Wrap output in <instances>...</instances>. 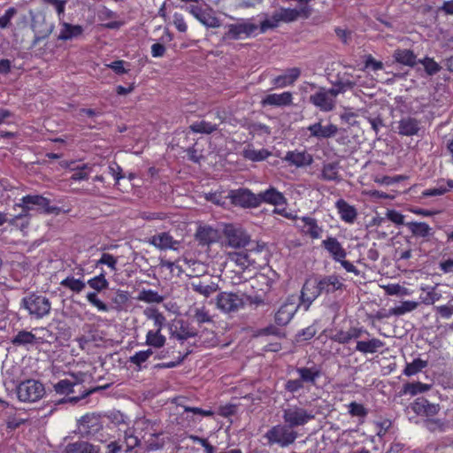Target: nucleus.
Wrapping results in <instances>:
<instances>
[{
  "label": "nucleus",
  "mask_w": 453,
  "mask_h": 453,
  "mask_svg": "<svg viewBox=\"0 0 453 453\" xmlns=\"http://www.w3.org/2000/svg\"><path fill=\"white\" fill-rule=\"evenodd\" d=\"M31 27L35 33L34 44L48 37L53 30V26L47 24L44 17L33 18Z\"/></svg>",
  "instance_id": "obj_17"
},
{
  "label": "nucleus",
  "mask_w": 453,
  "mask_h": 453,
  "mask_svg": "<svg viewBox=\"0 0 453 453\" xmlns=\"http://www.w3.org/2000/svg\"><path fill=\"white\" fill-rule=\"evenodd\" d=\"M216 118L219 119V123L206 120L197 121L190 125L189 129L194 133L210 134L218 130L219 125L225 120L219 111H217Z\"/></svg>",
  "instance_id": "obj_22"
},
{
  "label": "nucleus",
  "mask_w": 453,
  "mask_h": 453,
  "mask_svg": "<svg viewBox=\"0 0 453 453\" xmlns=\"http://www.w3.org/2000/svg\"><path fill=\"white\" fill-rule=\"evenodd\" d=\"M297 308L293 303H284L275 314L274 320L278 326H286L292 319Z\"/></svg>",
  "instance_id": "obj_34"
},
{
  "label": "nucleus",
  "mask_w": 453,
  "mask_h": 453,
  "mask_svg": "<svg viewBox=\"0 0 453 453\" xmlns=\"http://www.w3.org/2000/svg\"><path fill=\"white\" fill-rule=\"evenodd\" d=\"M418 303L414 301H404L400 305L395 306L389 310V313L395 316H401L406 312L414 311Z\"/></svg>",
  "instance_id": "obj_51"
},
{
  "label": "nucleus",
  "mask_w": 453,
  "mask_h": 453,
  "mask_svg": "<svg viewBox=\"0 0 453 453\" xmlns=\"http://www.w3.org/2000/svg\"><path fill=\"white\" fill-rule=\"evenodd\" d=\"M21 208V212L12 219L11 223L18 225V221L29 216L30 211H36L44 214L58 215L60 208L50 204V199L40 195H27L20 199V203L17 204Z\"/></svg>",
  "instance_id": "obj_1"
},
{
  "label": "nucleus",
  "mask_w": 453,
  "mask_h": 453,
  "mask_svg": "<svg viewBox=\"0 0 453 453\" xmlns=\"http://www.w3.org/2000/svg\"><path fill=\"white\" fill-rule=\"evenodd\" d=\"M430 385L424 384L421 382H411L403 385V393L410 394L411 395H415L418 393H423L427 391L430 388Z\"/></svg>",
  "instance_id": "obj_53"
},
{
  "label": "nucleus",
  "mask_w": 453,
  "mask_h": 453,
  "mask_svg": "<svg viewBox=\"0 0 453 453\" xmlns=\"http://www.w3.org/2000/svg\"><path fill=\"white\" fill-rule=\"evenodd\" d=\"M60 286L69 289L74 294H80L86 288V283L84 280L76 279L74 276L70 275L61 280Z\"/></svg>",
  "instance_id": "obj_41"
},
{
  "label": "nucleus",
  "mask_w": 453,
  "mask_h": 453,
  "mask_svg": "<svg viewBox=\"0 0 453 453\" xmlns=\"http://www.w3.org/2000/svg\"><path fill=\"white\" fill-rule=\"evenodd\" d=\"M319 288L318 284V278L307 280L301 291V299L303 303H306V309L310 307L311 303L319 296Z\"/></svg>",
  "instance_id": "obj_16"
},
{
  "label": "nucleus",
  "mask_w": 453,
  "mask_h": 453,
  "mask_svg": "<svg viewBox=\"0 0 453 453\" xmlns=\"http://www.w3.org/2000/svg\"><path fill=\"white\" fill-rule=\"evenodd\" d=\"M83 32V28L80 25H72L67 22H63L62 28L58 36V40L68 41L80 36Z\"/></svg>",
  "instance_id": "obj_38"
},
{
  "label": "nucleus",
  "mask_w": 453,
  "mask_h": 453,
  "mask_svg": "<svg viewBox=\"0 0 453 453\" xmlns=\"http://www.w3.org/2000/svg\"><path fill=\"white\" fill-rule=\"evenodd\" d=\"M427 365V362L420 358L414 359L411 363L406 365L403 374L406 376H412L419 372L423 368Z\"/></svg>",
  "instance_id": "obj_52"
},
{
  "label": "nucleus",
  "mask_w": 453,
  "mask_h": 453,
  "mask_svg": "<svg viewBox=\"0 0 453 453\" xmlns=\"http://www.w3.org/2000/svg\"><path fill=\"white\" fill-rule=\"evenodd\" d=\"M384 346V342L378 338H372L367 341H357L356 350L362 354H373Z\"/></svg>",
  "instance_id": "obj_35"
},
{
  "label": "nucleus",
  "mask_w": 453,
  "mask_h": 453,
  "mask_svg": "<svg viewBox=\"0 0 453 453\" xmlns=\"http://www.w3.org/2000/svg\"><path fill=\"white\" fill-rule=\"evenodd\" d=\"M216 307L224 313H236L245 306L244 294L220 292L216 297Z\"/></svg>",
  "instance_id": "obj_8"
},
{
  "label": "nucleus",
  "mask_w": 453,
  "mask_h": 453,
  "mask_svg": "<svg viewBox=\"0 0 453 453\" xmlns=\"http://www.w3.org/2000/svg\"><path fill=\"white\" fill-rule=\"evenodd\" d=\"M228 196L234 205L244 208H255L259 206L257 194H254L247 188L231 190Z\"/></svg>",
  "instance_id": "obj_11"
},
{
  "label": "nucleus",
  "mask_w": 453,
  "mask_h": 453,
  "mask_svg": "<svg viewBox=\"0 0 453 453\" xmlns=\"http://www.w3.org/2000/svg\"><path fill=\"white\" fill-rule=\"evenodd\" d=\"M86 298L93 306L96 307L98 311H109L108 305L98 298L97 294L96 292L88 293Z\"/></svg>",
  "instance_id": "obj_60"
},
{
  "label": "nucleus",
  "mask_w": 453,
  "mask_h": 453,
  "mask_svg": "<svg viewBox=\"0 0 453 453\" xmlns=\"http://www.w3.org/2000/svg\"><path fill=\"white\" fill-rule=\"evenodd\" d=\"M88 286L95 289L97 292H101L104 289H106L109 286L108 280L105 279L104 273L97 275L88 280Z\"/></svg>",
  "instance_id": "obj_56"
},
{
  "label": "nucleus",
  "mask_w": 453,
  "mask_h": 453,
  "mask_svg": "<svg viewBox=\"0 0 453 453\" xmlns=\"http://www.w3.org/2000/svg\"><path fill=\"white\" fill-rule=\"evenodd\" d=\"M101 449L98 445H94L86 441H77L68 443L63 453H100Z\"/></svg>",
  "instance_id": "obj_24"
},
{
  "label": "nucleus",
  "mask_w": 453,
  "mask_h": 453,
  "mask_svg": "<svg viewBox=\"0 0 453 453\" xmlns=\"http://www.w3.org/2000/svg\"><path fill=\"white\" fill-rule=\"evenodd\" d=\"M224 234L226 243L229 247L240 249L249 246L248 250L250 252H259L264 249V245L251 242L250 235L243 229L233 225H228L225 227Z\"/></svg>",
  "instance_id": "obj_3"
},
{
  "label": "nucleus",
  "mask_w": 453,
  "mask_h": 453,
  "mask_svg": "<svg viewBox=\"0 0 453 453\" xmlns=\"http://www.w3.org/2000/svg\"><path fill=\"white\" fill-rule=\"evenodd\" d=\"M316 413L312 410H307L298 405H292L283 410L282 418L291 429L303 426L315 419Z\"/></svg>",
  "instance_id": "obj_6"
},
{
  "label": "nucleus",
  "mask_w": 453,
  "mask_h": 453,
  "mask_svg": "<svg viewBox=\"0 0 453 453\" xmlns=\"http://www.w3.org/2000/svg\"><path fill=\"white\" fill-rule=\"evenodd\" d=\"M318 284L320 295L324 293H334L343 287V284L340 281L338 276L336 275H328L318 278Z\"/></svg>",
  "instance_id": "obj_23"
},
{
  "label": "nucleus",
  "mask_w": 453,
  "mask_h": 453,
  "mask_svg": "<svg viewBox=\"0 0 453 453\" xmlns=\"http://www.w3.org/2000/svg\"><path fill=\"white\" fill-rule=\"evenodd\" d=\"M298 437V433L291 429L288 425H275L272 426L264 435L267 444L272 446L274 444L281 448H286L295 442Z\"/></svg>",
  "instance_id": "obj_4"
},
{
  "label": "nucleus",
  "mask_w": 453,
  "mask_h": 453,
  "mask_svg": "<svg viewBox=\"0 0 453 453\" xmlns=\"http://www.w3.org/2000/svg\"><path fill=\"white\" fill-rule=\"evenodd\" d=\"M149 243L159 250H174L176 249V245L179 244L177 241L173 240L171 234L165 232L151 236L149 240Z\"/></svg>",
  "instance_id": "obj_30"
},
{
  "label": "nucleus",
  "mask_w": 453,
  "mask_h": 453,
  "mask_svg": "<svg viewBox=\"0 0 453 453\" xmlns=\"http://www.w3.org/2000/svg\"><path fill=\"white\" fill-rule=\"evenodd\" d=\"M296 372L299 374V380L304 383H309L312 386L316 385L317 380L320 377L321 372L316 366L312 367H298Z\"/></svg>",
  "instance_id": "obj_36"
},
{
  "label": "nucleus",
  "mask_w": 453,
  "mask_h": 453,
  "mask_svg": "<svg viewBox=\"0 0 453 453\" xmlns=\"http://www.w3.org/2000/svg\"><path fill=\"white\" fill-rule=\"evenodd\" d=\"M301 69L298 67L288 68L284 74L278 75L272 80V85L277 88L292 86L300 77Z\"/></svg>",
  "instance_id": "obj_15"
},
{
  "label": "nucleus",
  "mask_w": 453,
  "mask_h": 453,
  "mask_svg": "<svg viewBox=\"0 0 453 453\" xmlns=\"http://www.w3.org/2000/svg\"><path fill=\"white\" fill-rule=\"evenodd\" d=\"M335 207L342 221L352 224L357 217V209L349 204L344 199H339L335 203Z\"/></svg>",
  "instance_id": "obj_28"
},
{
  "label": "nucleus",
  "mask_w": 453,
  "mask_h": 453,
  "mask_svg": "<svg viewBox=\"0 0 453 453\" xmlns=\"http://www.w3.org/2000/svg\"><path fill=\"white\" fill-rule=\"evenodd\" d=\"M250 253L248 250L246 252L231 253L229 254V258L242 269H245L255 263V260L250 257Z\"/></svg>",
  "instance_id": "obj_44"
},
{
  "label": "nucleus",
  "mask_w": 453,
  "mask_h": 453,
  "mask_svg": "<svg viewBox=\"0 0 453 453\" xmlns=\"http://www.w3.org/2000/svg\"><path fill=\"white\" fill-rule=\"evenodd\" d=\"M36 337L31 332L22 330L19 331L16 336L12 340L14 346H24L27 344H35Z\"/></svg>",
  "instance_id": "obj_46"
},
{
  "label": "nucleus",
  "mask_w": 453,
  "mask_h": 453,
  "mask_svg": "<svg viewBox=\"0 0 453 453\" xmlns=\"http://www.w3.org/2000/svg\"><path fill=\"white\" fill-rule=\"evenodd\" d=\"M336 98L334 91L319 87L314 94L310 96L309 101L321 111L328 112L335 108Z\"/></svg>",
  "instance_id": "obj_9"
},
{
  "label": "nucleus",
  "mask_w": 453,
  "mask_h": 453,
  "mask_svg": "<svg viewBox=\"0 0 453 453\" xmlns=\"http://www.w3.org/2000/svg\"><path fill=\"white\" fill-rule=\"evenodd\" d=\"M453 189V180H441L434 188L422 191L420 198L442 196Z\"/></svg>",
  "instance_id": "obj_33"
},
{
  "label": "nucleus",
  "mask_w": 453,
  "mask_h": 453,
  "mask_svg": "<svg viewBox=\"0 0 453 453\" xmlns=\"http://www.w3.org/2000/svg\"><path fill=\"white\" fill-rule=\"evenodd\" d=\"M426 430L433 434H441L452 429L453 425L446 418H427L423 422Z\"/></svg>",
  "instance_id": "obj_26"
},
{
  "label": "nucleus",
  "mask_w": 453,
  "mask_h": 453,
  "mask_svg": "<svg viewBox=\"0 0 453 453\" xmlns=\"http://www.w3.org/2000/svg\"><path fill=\"white\" fill-rule=\"evenodd\" d=\"M395 62L413 67L417 64V57L414 52L408 49H397L393 53Z\"/></svg>",
  "instance_id": "obj_37"
},
{
  "label": "nucleus",
  "mask_w": 453,
  "mask_h": 453,
  "mask_svg": "<svg viewBox=\"0 0 453 453\" xmlns=\"http://www.w3.org/2000/svg\"><path fill=\"white\" fill-rule=\"evenodd\" d=\"M265 19L260 22L258 26L259 32L264 34L270 29H274L279 27L281 22L276 10L272 13L271 16L264 14Z\"/></svg>",
  "instance_id": "obj_43"
},
{
  "label": "nucleus",
  "mask_w": 453,
  "mask_h": 453,
  "mask_svg": "<svg viewBox=\"0 0 453 453\" xmlns=\"http://www.w3.org/2000/svg\"><path fill=\"white\" fill-rule=\"evenodd\" d=\"M424 65V68L428 75H434L441 70V66L431 58H425L418 61Z\"/></svg>",
  "instance_id": "obj_57"
},
{
  "label": "nucleus",
  "mask_w": 453,
  "mask_h": 453,
  "mask_svg": "<svg viewBox=\"0 0 453 453\" xmlns=\"http://www.w3.org/2000/svg\"><path fill=\"white\" fill-rule=\"evenodd\" d=\"M90 168L87 165H83L81 167H77L70 179L72 180H82L88 178Z\"/></svg>",
  "instance_id": "obj_62"
},
{
  "label": "nucleus",
  "mask_w": 453,
  "mask_h": 453,
  "mask_svg": "<svg viewBox=\"0 0 453 453\" xmlns=\"http://www.w3.org/2000/svg\"><path fill=\"white\" fill-rule=\"evenodd\" d=\"M308 130L311 132V136L318 139L333 137L338 132V128L335 125L329 124L323 127L320 122L309 126Z\"/></svg>",
  "instance_id": "obj_27"
},
{
  "label": "nucleus",
  "mask_w": 453,
  "mask_h": 453,
  "mask_svg": "<svg viewBox=\"0 0 453 453\" xmlns=\"http://www.w3.org/2000/svg\"><path fill=\"white\" fill-rule=\"evenodd\" d=\"M242 155L246 159L257 162L266 159L271 155V152L265 149L258 150L253 149H246L242 151Z\"/></svg>",
  "instance_id": "obj_47"
},
{
  "label": "nucleus",
  "mask_w": 453,
  "mask_h": 453,
  "mask_svg": "<svg viewBox=\"0 0 453 453\" xmlns=\"http://www.w3.org/2000/svg\"><path fill=\"white\" fill-rule=\"evenodd\" d=\"M148 318L153 319L154 325L157 327L156 331H159L161 333L165 322V317L157 310L154 309L151 311V313L148 315Z\"/></svg>",
  "instance_id": "obj_61"
},
{
  "label": "nucleus",
  "mask_w": 453,
  "mask_h": 453,
  "mask_svg": "<svg viewBox=\"0 0 453 453\" xmlns=\"http://www.w3.org/2000/svg\"><path fill=\"white\" fill-rule=\"evenodd\" d=\"M117 259L109 253H104L101 258L96 262V265H106L111 270H116Z\"/></svg>",
  "instance_id": "obj_64"
},
{
  "label": "nucleus",
  "mask_w": 453,
  "mask_h": 453,
  "mask_svg": "<svg viewBox=\"0 0 453 453\" xmlns=\"http://www.w3.org/2000/svg\"><path fill=\"white\" fill-rule=\"evenodd\" d=\"M170 334L172 337L183 342L188 338L196 336L197 331L191 327L188 323L180 319L176 322L174 328H170Z\"/></svg>",
  "instance_id": "obj_20"
},
{
  "label": "nucleus",
  "mask_w": 453,
  "mask_h": 453,
  "mask_svg": "<svg viewBox=\"0 0 453 453\" xmlns=\"http://www.w3.org/2000/svg\"><path fill=\"white\" fill-rule=\"evenodd\" d=\"M17 11L15 8L11 7L7 9L3 16L0 17V27L6 28L11 22V19L14 17Z\"/></svg>",
  "instance_id": "obj_63"
},
{
  "label": "nucleus",
  "mask_w": 453,
  "mask_h": 453,
  "mask_svg": "<svg viewBox=\"0 0 453 453\" xmlns=\"http://www.w3.org/2000/svg\"><path fill=\"white\" fill-rule=\"evenodd\" d=\"M152 355L153 350L151 349L138 351L134 356L130 357L129 362L135 365L138 367V370H140L142 364L146 362Z\"/></svg>",
  "instance_id": "obj_55"
},
{
  "label": "nucleus",
  "mask_w": 453,
  "mask_h": 453,
  "mask_svg": "<svg viewBox=\"0 0 453 453\" xmlns=\"http://www.w3.org/2000/svg\"><path fill=\"white\" fill-rule=\"evenodd\" d=\"M227 32L225 34V38L230 40H238L242 36L250 37L255 34L258 29V26L250 22L249 20L230 24L227 26Z\"/></svg>",
  "instance_id": "obj_12"
},
{
  "label": "nucleus",
  "mask_w": 453,
  "mask_h": 453,
  "mask_svg": "<svg viewBox=\"0 0 453 453\" xmlns=\"http://www.w3.org/2000/svg\"><path fill=\"white\" fill-rule=\"evenodd\" d=\"M21 308L27 311L28 314L36 319L49 315L51 311V303L48 297L38 293H30L23 297L20 303Z\"/></svg>",
  "instance_id": "obj_2"
},
{
  "label": "nucleus",
  "mask_w": 453,
  "mask_h": 453,
  "mask_svg": "<svg viewBox=\"0 0 453 453\" xmlns=\"http://www.w3.org/2000/svg\"><path fill=\"white\" fill-rule=\"evenodd\" d=\"M323 248L332 256L336 262L346 257L347 252L335 237H328L322 242Z\"/></svg>",
  "instance_id": "obj_21"
},
{
  "label": "nucleus",
  "mask_w": 453,
  "mask_h": 453,
  "mask_svg": "<svg viewBox=\"0 0 453 453\" xmlns=\"http://www.w3.org/2000/svg\"><path fill=\"white\" fill-rule=\"evenodd\" d=\"M103 423L100 415L86 414L78 421V433L81 437L104 441Z\"/></svg>",
  "instance_id": "obj_5"
},
{
  "label": "nucleus",
  "mask_w": 453,
  "mask_h": 453,
  "mask_svg": "<svg viewBox=\"0 0 453 453\" xmlns=\"http://www.w3.org/2000/svg\"><path fill=\"white\" fill-rule=\"evenodd\" d=\"M190 287L193 291L205 296L209 297L212 294L218 291L219 285L214 282L206 283L203 281L198 277H195L190 282Z\"/></svg>",
  "instance_id": "obj_31"
},
{
  "label": "nucleus",
  "mask_w": 453,
  "mask_h": 453,
  "mask_svg": "<svg viewBox=\"0 0 453 453\" xmlns=\"http://www.w3.org/2000/svg\"><path fill=\"white\" fill-rule=\"evenodd\" d=\"M349 413L352 417H359L365 418L368 414V411L365 408V406L361 403H357L356 402H351L349 405Z\"/></svg>",
  "instance_id": "obj_59"
},
{
  "label": "nucleus",
  "mask_w": 453,
  "mask_h": 453,
  "mask_svg": "<svg viewBox=\"0 0 453 453\" xmlns=\"http://www.w3.org/2000/svg\"><path fill=\"white\" fill-rule=\"evenodd\" d=\"M196 238L200 244L209 245L216 242L218 232L211 226H200L196 231Z\"/></svg>",
  "instance_id": "obj_39"
},
{
  "label": "nucleus",
  "mask_w": 453,
  "mask_h": 453,
  "mask_svg": "<svg viewBox=\"0 0 453 453\" xmlns=\"http://www.w3.org/2000/svg\"><path fill=\"white\" fill-rule=\"evenodd\" d=\"M189 12L207 27H219L220 26L219 19L214 15L211 9H203L197 5H190Z\"/></svg>",
  "instance_id": "obj_13"
},
{
  "label": "nucleus",
  "mask_w": 453,
  "mask_h": 453,
  "mask_svg": "<svg viewBox=\"0 0 453 453\" xmlns=\"http://www.w3.org/2000/svg\"><path fill=\"white\" fill-rule=\"evenodd\" d=\"M129 300V294L127 291L118 290L111 297L112 309L121 311Z\"/></svg>",
  "instance_id": "obj_50"
},
{
  "label": "nucleus",
  "mask_w": 453,
  "mask_h": 453,
  "mask_svg": "<svg viewBox=\"0 0 453 453\" xmlns=\"http://www.w3.org/2000/svg\"><path fill=\"white\" fill-rule=\"evenodd\" d=\"M419 121L411 117L403 118L398 122V134L405 136H412L418 133Z\"/></svg>",
  "instance_id": "obj_32"
},
{
  "label": "nucleus",
  "mask_w": 453,
  "mask_h": 453,
  "mask_svg": "<svg viewBox=\"0 0 453 453\" xmlns=\"http://www.w3.org/2000/svg\"><path fill=\"white\" fill-rule=\"evenodd\" d=\"M331 90L335 92L336 97L340 94H343L348 90H351L357 85L356 81L350 73H338L334 81H333Z\"/></svg>",
  "instance_id": "obj_19"
},
{
  "label": "nucleus",
  "mask_w": 453,
  "mask_h": 453,
  "mask_svg": "<svg viewBox=\"0 0 453 453\" xmlns=\"http://www.w3.org/2000/svg\"><path fill=\"white\" fill-rule=\"evenodd\" d=\"M76 384V382L71 381L68 379H64L54 385V389L58 394L69 395L73 392V387Z\"/></svg>",
  "instance_id": "obj_54"
},
{
  "label": "nucleus",
  "mask_w": 453,
  "mask_h": 453,
  "mask_svg": "<svg viewBox=\"0 0 453 453\" xmlns=\"http://www.w3.org/2000/svg\"><path fill=\"white\" fill-rule=\"evenodd\" d=\"M321 179L326 181H339V163L332 162L325 164L321 172Z\"/></svg>",
  "instance_id": "obj_42"
},
{
  "label": "nucleus",
  "mask_w": 453,
  "mask_h": 453,
  "mask_svg": "<svg viewBox=\"0 0 453 453\" xmlns=\"http://www.w3.org/2000/svg\"><path fill=\"white\" fill-rule=\"evenodd\" d=\"M137 299L148 303H160L164 301V297L162 296H160L157 291L151 289H143L141 291Z\"/></svg>",
  "instance_id": "obj_48"
},
{
  "label": "nucleus",
  "mask_w": 453,
  "mask_h": 453,
  "mask_svg": "<svg viewBox=\"0 0 453 453\" xmlns=\"http://www.w3.org/2000/svg\"><path fill=\"white\" fill-rule=\"evenodd\" d=\"M16 392L19 401L35 403L44 395L45 388L39 380H27L18 385Z\"/></svg>",
  "instance_id": "obj_7"
},
{
  "label": "nucleus",
  "mask_w": 453,
  "mask_h": 453,
  "mask_svg": "<svg viewBox=\"0 0 453 453\" xmlns=\"http://www.w3.org/2000/svg\"><path fill=\"white\" fill-rule=\"evenodd\" d=\"M302 222L303 223L302 229L305 234L310 235L313 239H317L320 236L322 228L318 226L315 219L303 217L302 218Z\"/></svg>",
  "instance_id": "obj_40"
},
{
  "label": "nucleus",
  "mask_w": 453,
  "mask_h": 453,
  "mask_svg": "<svg viewBox=\"0 0 453 453\" xmlns=\"http://www.w3.org/2000/svg\"><path fill=\"white\" fill-rule=\"evenodd\" d=\"M257 197L259 205L262 203H270L275 206L286 203V198L283 194L273 187L269 188L265 191L258 193Z\"/></svg>",
  "instance_id": "obj_25"
},
{
  "label": "nucleus",
  "mask_w": 453,
  "mask_h": 453,
  "mask_svg": "<svg viewBox=\"0 0 453 453\" xmlns=\"http://www.w3.org/2000/svg\"><path fill=\"white\" fill-rule=\"evenodd\" d=\"M263 107L275 106L285 107L293 104V94L290 91H285L280 94H269L262 98L260 102Z\"/></svg>",
  "instance_id": "obj_14"
},
{
  "label": "nucleus",
  "mask_w": 453,
  "mask_h": 453,
  "mask_svg": "<svg viewBox=\"0 0 453 453\" xmlns=\"http://www.w3.org/2000/svg\"><path fill=\"white\" fill-rule=\"evenodd\" d=\"M406 244L407 247L405 249H395V256L398 257L397 260L399 261H406L412 257V243L409 237H406Z\"/></svg>",
  "instance_id": "obj_58"
},
{
  "label": "nucleus",
  "mask_w": 453,
  "mask_h": 453,
  "mask_svg": "<svg viewBox=\"0 0 453 453\" xmlns=\"http://www.w3.org/2000/svg\"><path fill=\"white\" fill-rule=\"evenodd\" d=\"M166 342V338L159 331L150 330L146 334V344L148 346L160 349Z\"/></svg>",
  "instance_id": "obj_45"
},
{
  "label": "nucleus",
  "mask_w": 453,
  "mask_h": 453,
  "mask_svg": "<svg viewBox=\"0 0 453 453\" xmlns=\"http://www.w3.org/2000/svg\"><path fill=\"white\" fill-rule=\"evenodd\" d=\"M289 165L296 167H304L311 165L313 162V157L306 151L292 150L288 151L283 158Z\"/></svg>",
  "instance_id": "obj_18"
},
{
  "label": "nucleus",
  "mask_w": 453,
  "mask_h": 453,
  "mask_svg": "<svg viewBox=\"0 0 453 453\" xmlns=\"http://www.w3.org/2000/svg\"><path fill=\"white\" fill-rule=\"evenodd\" d=\"M412 236L427 241L433 235L432 227L426 222L410 221L405 224Z\"/></svg>",
  "instance_id": "obj_29"
},
{
  "label": "nucleus",
  "mask_w": 453,
  "mask_h": 453,
  "mask_svg": "<svg viewBox=\"0 0 453 453\" xmlns=\"http://www.w3.org/2000/svg\"><path fill=\"white\" fill-rule=\"evenodd\" d=\"M255 281L257 287H259V290L263 292L264 295L256 294L251 296L244 294V300L245 304L249 303L251 307L257 308L265 304V295L271 290L273 281L265 274L257 276Z\"/></svg>",
  "instance_id": "obj_10"
},
{
  "label": "nucleus",
  "mask_w": 453,
  "mask_h": 453,
  "mask_svg": "<svg viewBox=\"0 0 453 453\" xmlns=\"http://www.w3.org/2000/svg\"><path fill=\"white\" fill-rule=\"evenodd\" d=\"M281 22L288 23L295 21L301 16V12L296 9L279 8L276 10Z\"/></svg>",
  "instance_id": "obj_49"
}]
</instances>
